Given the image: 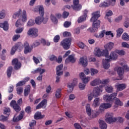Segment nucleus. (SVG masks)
Wrapping results in <instances>:
<instances>
[{
    "label": "nucleus",
    "instance_id": "10",
    "mask_svg": "<svg viewBox=\"0 0 129 129\" xmlns=\"http://www.w3.org/2000/svg\"><path fill=\"white\" fill-rule=\"evenodd\" d=\"M72 8L74 11H80L82 6L79 4V0H74V5H72Z\"/></svg>",
    "mask_w": 129,
    "mask_h": 129
},
{
    "label": "nucleus",
    "instance_id": "42",
    "mask_svg": "<svg viewBox=\"0 0 129 129\" xmlns=\"http://www.w3.org/2000/svg\"><path fill=\"white\" fill-rule=\"evenodd\" d=\"M114 99L115 100V103L117 104V105H120V106H122V105H123L122 102L118 98L114 97Z\"/></svg>",
    "mask_w": 129,
    "mask_h": 129
},
{
    "label": "nucleus",
    "instance_id": "13",
    "mask_svg": "<svg viewBox=\"0 0 129 129\" xmlns=\"http://www.w3.org/2000/svg\"><path fill=\"white\" fill-rule=\"evenodd\" d=\"M115 0H109V3L104 2L100 5V8H107V7L111 5L114 6Z\"/></svg>",
    "mask_w": 129,
    "mask_h": 129
},
{
    "label": "nucleus",
    "instance_id": "3",
    "mask_svg": "<svg viewBox=\"0 0 129 129\" xmlns=\"http://www.w3.org/2000/svg\"><path fill=\"white\" fill-rule=\"evenodd\" d=\"M94 54L97 57H101V56L107 57L108 56V50L106 49L101 50L99 48H96L94 50Z\"/></svg>",
    "mask_w": 129,
    "mask_h": 129
},
{
    "label": "nucleus",
    "instance_id": "9",
    "mask_svg": "<svg viewBox=\"0 0 129 129\" xmlns=\"http://www.w3.org/2000/svg\"><path fill=\"white\" fill-rule=\"evenodd\" d=\"M116 95H117L116 93H113L109 96L105 95L103 96V99L107 102H109V101H112L114 99V97L116 96Z\"/></svg>",
    "mask_w": 129,
    "mask_h": 129
},
{
    "label": "nucleus",
    "instance_id": "64",
    "mask_svg": "<svg viewBox=\"0 0 129 129\" xmlns=\"http://www.w3.org/2000/svg\"><path fill=\"white\" fill-rule=\"evenodd\" d=\"M74 126L76 129H82V128L81 127V126L80 125V124L78 123H75Z\"/></svg>",
    "mask_w": 129,
    "mask_h": 129
},
{
    "label": "nucleus",
    "instance_id": "38",
    "mask_svg": "<svg viewBox=\"0 0 129 129\" xmlns=\"http://www.w3.org/2000/svg\"><path fill=\"white\" fill-rule=\"evenodd\" d=\"M15 45H16V47H17V48L18 50H19V51H22V50H23V49L24 48V45L21 42L16 43L15 44Z\"/></svg>",
    "mask_w": 129,
    "mask_h": 129
},
{
    "label": "nucleus",
    "instance_id": "45",
    "mask_svg": "<svg viewBox=\"0 0 129 129\" xmlns=\"http://www.w3.org/2000/svg\"><path fill=\"white\" fill-rule=\"evenodd\" d=\"M16 91L17 94H22L23 91H24V89L22 87H18L16 89Z\"/></svg>",
    "mask_w": 129,
    "mask_h": 129
},
{
    "label": "nucleus",
    "instance_id": "34",
    "mask_svg": "<svg viewBox=\"0 0 129 129\" xmlns=\"http://www.w3.org/2000/svg\"><path fill=\"white\" fill-rule=\"evenodd\" d=\"M22 21L23 22H27V20L28 18H27V12L26 11L23 10L22 12Z\"/></svg>",
    "mask_w": 129,
    "mask_h": 129
},
{
    "label": "nucleus",
    "instance_id": "22",
    "mask_svg": "<svg viewBox=\"0 0 129 129\" xmlns=\"http://www.w3.org/2000/svg\"><path fill=\"white\" fill-rule=\"evenodd\" d=\"M80 64H81L83 67L87 66V58L86 57H82L80 59Z\"/></svg>",
    "mask_w": 129,
    "mask_h": 129
},
{
    "label": "nucleus",
    "instance_id": "57",
    "mask_svg": "<svg viewBox=\"0 0 129 129\" xmlns=\"http://www.w3.org/2000/svg\"><path fill=\"white\" fill-rule=\"evenodd\" d=\"M62 35L64 38H66L67 37H71V33L66 31L62 33Z\"/></svg>",
    "mask_w": 129,
    "mask_h": 129
},
{
    "label": "nucleus",
    "instance_id": "17",
    "mask_svg": "<svg viewBox=\"0 0 129 129\" xmlns=\"http://www.w3.org/2000/svg\"><path fill=\"white\" fill-rule=\"evenodd\" d=\"M24 54H28L32 52V48L30 47V45L28 42L24 43Z\"/></svg>",
    "mask_w": 129,
    "mask_h": 129
},
{
    "label": "nucleus",
    "instance_id": "27",
    "mask_svg": "<svg viewBox=\"0 0 129 129\" xmlns=\"http://www.w3.org/2000/svg\"><path fill=\"white\" fill-rule=\"evenodd\" d=\"M76 61V59H75L74 56L72 55H70L66 60V63H69V62H71V63H75Z\"/></svg>",
    "mask_w": 129,
    "mask_h": 129
},
{
    "label": "nucleus",
    "instance_id": "52",
    "mask_svg": "<svg viewBox=\"0 0 129 129\" xmlns=\"http://www.w3.org/2000/svg\"><path fill=\"white\" fill-rule=\"evenodd\" d=\"M117 32V37H120L121 36V34L123 33V29H118L116 31Z\"/></svg>",
    "mask_w": 129,
    "mask_h": 129
},
{
    "label": "nucleus",
    "instance_id": "21",
    "mask_svg": "<svg viewBox=\"0 0 129 129\" xmlns=\"http://www.w3.org/2000/svg\"><path fill=\"white\" fill-rule=\"evenodd\" d=\"M101 83V81L99 79H95L90 82L91 86H97Z\"/></svg>",
    "mask_w": 129,
    "mask_h": 129
},
{
    "label": "nucleus",
    "instance_id": "5",
    "mask_svg": "<svg viewBox=\"0 0 129 129\" xmlns=\"http://www.w3.org/2000/svg\"><path fill=\"white\" fill-rule=\"evenodd\" d=\"M92 22H93V27L89 28L88 31L90 33H94L100 27V21L99 20H92Z\"/></svg>",
    "mask_w": 129,
    "mask_h": 129
},
{
    "label": "nucleus",
    "instance_id": "30",
    "mask_svg": "<svg viewBox=\"0 0 129 129\" xmlns=\"http://www.w3.org/2000/svg\"><path fill=\"white\" fill-rule=\"evenodd\" d=\"M99 122L100 123V127L101 129H106L107 128V125L106 124V123L102 120H100L99 121Z\"/></svg>",
    "mask_w": 129,
    "mask_h": 129
},
{
    "label": "nucleus",
    "instance_id": "12",
    "mask_svg": "<svg viewBox=\"0 0 129 129\" xmlns=\"http://www.w3.org/2000/svg\"><path fill=\"white\" fill-rule=\"evenodd\" d=\"M10 105L14 108L16 112H19V111H21V107L17 103L15 100H12L10 103Z\"/></svg>",
    "mask_w": 129,
    "mask_h": 129
},
{
    "label": "nucleus",
    "instance_id": "11",
    "mask_svg": "<svg viewBox=\"0 0 129 129\" xmlns=\"http://www.w3.org/2000/svg\"><path fill=\"white\" fill-rule=\"evenodd\" d=\"M110 107H111V104L110 103H102L99 106V111H100V112H102V111L105 110V109H107V108H110Z\"/></svg>",
    "mask_w": 129,
    "mask_h": 129
},
{
    "label": "nucleus",
    "instance_id": "53",
    "mask_svg": "<svg viewBox=\"0 0 129 129\" xmlns=\"http://www.w3.org/2000/svg\"><path fill=\"white\" fill-rule=\"evenodd\" d=\"M8 117L5 116L3 115H2L0 116V121H3L4 122L5 121H7L8 120Z\"/></svg>",
    "mask_w": 129,
    "mask_h": 129
},
{
    "label": "nucleus",
    "instance_id": "26",
    "mask_svg": "<svg viewBox=\"0 0 129 129\" xmlns=\"http://www.w3.org/2000/svg\"><path fill=\"white\" fill-rule=\"evenodd\" d=\"M112 15H113V13H112V11H111V10H108L106 13V16L105 18L106 20H108V22H109L110 23H111L112 20H111V19H109V18H108V17H111V16H112Z\"/></svg>",
    "mask_w": 129,
    "mask_h": 129
},
{
    "label": "nucleus",
    "instance_id": "16",
    "mask_svg": "<svg viewBox=\"0 0 129 129\" xmlns=\"http://www.w3.org/2000/svg\"><path fill=\"white\" fill-rule=\"evenodd\" d=\"M12 65L15 66V69H20L21 68V62H19V60L15 58L12 60Z\"/></svg>",
    "mask_w": 129,
    "mask_h": 129
},
{
    "label": "nucleus",
    "instance_id": "35",
    "mask_svg": "<svg viewBox=\"0 0 129 129\" xmlns=\"http://www.w3.org/2000/svg\"><path fill=\"white\" fill-rule=\"evenodd\" d=\"M86 14H85L84 15L81 16L78 19V23H82V22H84V21H86Z\"/></svg>",
    "mask_w": 129,
    "mask_h": 129
},
{
    "label": "nucleus",
    "instance_id": "50",
    "mask_svg": "<svg viewBox=\"0 0 129 129\" xmlns=\"http://www.w3.org/2000/svg\"><path fill=\"white\" fill-rule=\"evenodd\" d=\"M98 73V71L96 69H91V76H94L95 74H97Z\"/></svg>",
    "mask_w": 129,
    "mask_h": 129
},
{
    "label": "nucleus",
    "instance_id": "61",
    "mask_svg": "<svg viewBox=\"0 0 129 129\" xmlns=\"http://www.w3.org/2000/svg\"><path fill=\"white\" fill-rule=\"evenodd\" d=\"M117 54L120 55L121 56H123L125 55V51L123 50H116Z\"/></svg>",
    "mask_w": 129,
    "mask_h": 129
},
{
    "label": "nucleus",
    "instance_id": "28",
    "mask_svg": "<svg viewBox=\"0 0 129 129\" xmlns=\"http://www.w3.org/2000/svg\"><path fill=\"white\" fill-rule=\"evenodd\" d=\"M45 104H47V100L44 99L36 107V108L37 109H40V108H42Z\"/></svg>",
    "mask_w": 129,
    "mask_h": 129
},
{
    "label": "nucleus",
    "instance_id": "46",
    "mask_svg": "<svg viewBox=\"0 0 129 129\" xmlns=\"http://www.w3.org/2000/svg\"><path fill=\"white\" fill-rule=\"evenodd\" d=\"M34 24L35 21H34V20L30 19L28 21L27 26V27H32L34 26Z\"/></svg>",
    "mask_w": 129,
    "mask_h": 129
},
{
    "label": "nucleus",
    "instance_id": "62",
    "mask_svg": "<svg viewBox=\"0 0 129 129\" xmlns=\"http://www.w3.org/2000/svg\"><path fill=\"white\" fill-rule=\"evenodd\" d=\"M23 31H24V28L23 27L17 28L15 31V33H16V34H20L22 33Z\"/></svg>",
    "mask_w": 129,
    "mask_h": 129
},
{
    "label": "nucleus",
    "instance_id": "14",
    "mask_svg": "<svg viewBox=\"0 0 129 129\" xmlns=\"http://www.w3.org/2000/svg\"><path fill=\"white\" fill-rule=\"evenodd\" d=\"M76 85H77V79H75L74 80L73 83L68 84V87L69 88V90H68V91H69V92H72L74 86H76Z\"/></svg>",
    "mask_w": 129,
    "mask_h": 129
},
{
    "label": "nucleus",
    "instance_id": "25",
    "mask_svg": "<svg viewBox=\"0 0 129 129\" xmlns=\"http://www.w3.org/2000/svg\"><path fill=\"white\" fill-rule=\"evenodd\" d=\"M0 28H3L4 31H8L9 30V23L7 21L0 23Z\"/></svg>",
    "mask_w": 129,
    "mask_h": 129
},
{
    "label": "nucleus",
    "instance_id": "29",
    "mask_svg": "<svg viewBox=\"0 0 129 129\" xmlns=\"http://www.w3.org/2000/svg\"><path fill=\"white\" fill-rule=\"evenodd\" d=\"M29 92H31V86L30 85H28L24 89V96H28L29 95Z\"/></svg>",
    "mask_w": 129,
    "mask_h": 129
},
{
    "label": "nucleus",
    "instance_id": "44",
    "mask_svg": "<svg viewBox=\"0 0 129 129\" xmlns=\"http://www.w3.org/2000/svg\"><path fill=\"white\" fill-rule=\"evenodd\" d=\"M11 112V109L9 107H5L4 109V114H7V115H10V113Z\"/></svg>",
    "mask_w": 129,
    "mask_h": 129
},
{
    "label": "nucleus",
    "instance_id": "54",
    "mask_svg": "<svg viewBox=\"0 0 129 129\" xmlns=\"http://www.w3.org/2000/svg\"><path fill=\"white\" fill-rule=\"evenodd\" d=\"M25 84L26 81H21L16 84V87H18L19 86H23V85H25Z\"/></svg>",
    "mask_w": 129,
    "mask_h": 129
},
{
    "label": "nucleus",
    "instance_id": "58",
    "mask_svg": "<svg viewBox=\"0 0 129 129\" xmlns=\"http://www.w3.org/2000/svg\"><path fill=\"white\" fill-rule=\"evenodd\" d=\"M62 60H63V57L62 56H59L58 58L56 57V59H55V62L60 64L62 62Z\"/></svg>",
    "mask_w": 129,
    "mask_h": 129
},
{
    "label": "nucleus",
    "instance_id": "49",
    "mask_svg": "<svg viewBox=\"0 0 129 129\" xmlns=\"http://www.w3.org/2000/svg\"><path fill=\"white\" fill-rule=\"evenodd\" d=\"M85 86H86V85L84 83H80L79 84V88L80 90H84V89H85Z\"/></svg>",
    "mask_w": 129,
    "mask_h": 129
},
{
    "label": "nucleus",
    "instance_id": "1",
    "mask_svg": "<svg viewBox=\"0 0 129 129\" xmlns=\"http://www.w3.org/2000/svg\"><path fill=\"white\" fill-rule=\"evenodd\" d=\"M39 13L40 16H38L35 18V22L36 25H41L42 23L43 24H47L48 22V18H44V15L45 14V10L43 6H40L38 7Z\"/></svg>",
    "mask_w": 129,
    "mask_h": 129
},
{
    "label": "nucleus",
    "instance_id": "33",
    "mask_svg": "<svg viewBox=\"0 0 129 129\" xmlns=\"http://www.w3.org/2000/svg\"><path fill=\"white\" fill-rule=\"evenodd\" d=\"M21 15H22V10L19 9L17 12L14 13L13 18V19H17V18H19Z\"/></svg>",
    "mask_w": 129,
    "mask_h": 129
},
{
    "label": "nucleus",
    "instance_id": "59",
    "mask_svg": "<svg viewBox=\"0 0 129 129\" xmlns=\"http://www.w3.org/2000/svg\"><path fill=\"white\" fill-rule=\"evenodd\" d=\"M49 58L50 61H56L57 60V56L54 55H51L49 56Z\"/></svg>",
    "mask_w": 129,
    "mask_h": 129
},
{
    "label": "nucleus",
    "instance_id": "37",
    "mask_svg": "<svg viewBox=\"0 0 129 129\" xmlns=\"http://www.w3.org/2000/svg\"><path fill=\"white\" fill-rule=\"evenodd\" d=\"M86 112L87 114L89 115H91V113L92 111H91V108H90V105L89 104H87L86 106Z\"/></svg>",
    "mask_w": 129,
    "mask_h": 129
},
{
    "label": "nucleus",
    "instance_id": "56",
    "mask_svg": "<svg viewBox=\"0 0 129 129\" xmlns=\"http://www.w3.org/2000/svg\"><path fill=\"white\" fill-rule=\"evenodd\" d=\"M41 44V42L40 40L35 41L33 43V47H38V46H40V44Z\"/></svg>",
    "mask_w": 129,
    "mask_h": 129
},
{
    "label": "nucleus",
    "instance_id": "8",
    "mask_svg": "<svg viewBox=\"0 0 129 129\" xmlns=\"http://www.w3.org/2000/svg\"><path fill=\"white\" fill-rule=\"evenodd\" d=\"M102 89L98 87L94 88L92 93L93 97H98V96H99V95L101 94V92H102Z\"/></svg>",
    "mask_w": 129,
    "mask_h": 129
},
{
    "label": "nucleus",
    "instance_id": "24",
    "mask_svg": "<svg viewBox=\"0 0 129 129\" xmlns=\"http://www.w3.org/2000/svg\"><path fill=\"white\" fill-rule=\"evenodd\" d=\"M45 72L46 70L41 68H38L34 71L32 72V73H33V74H36V73H39L40 75H42V74L45 73Z\"/></svg>",
    "mask_w": 129,
    "mask_h": 129
},
{
    "label": "nucleus",
    "instance_id": "43",
    "mask_svg": "<svg viewBox=\"0 0 129 129\" xmlns=\"http://www.w3.org/2000/svg\"><path fill=\"white\" fill-rule=\"evenodd\" d=\"M99 114V112H95V111H92L91 113V115H89L91 118H94L95 117H96L97 115Z\"/></svg>",
    "mask_w": 129,
    "mask_h": 129
},
{
    "label": "nucleus",
    "instance_id": "15",
    "mask_svg": "<svg viewBox=\"0 0 129 129\" xmlns=\"http://www.w3.org/2000/svg\"><path fill=\"white\" fill-rule=\"evenodd\" d=\"M92 17L90 20V22H92V21H96L98 20V18L100 17V12L96 11L92 14Z\"/></svg>",
    "mask_w": 129,
    "mask_h": 129
},
{
    "label": "nucleus",
    "instance_id": "2",
    "mask_svg": "<svg viewBox=\"0 0 129 129\" xmlns=\"http://www.w3.org/2000/svg\"><path fill=\"white\" fill-rule=\"evenodd\" d=\"M71 42H72L71 38H67L61 41L60 46L64 50H68L70 48V46H71Z\"/></svg>",
    "mask_w": 129,
    "mask_h": 129
},
{
    "label": "nucleus",
    "instance_id": "36",
    "mask_svg": "<svg viewBox=\"0 0 129 129\" xmlns=\"http://www.w3.org/2000/svg\"><path fill=\"white\" fill-rule=\"evenodd\" d=\"M45 116V115H42L41 114V112H38L37 113H36L34 115V118L35 119H40V118H43V117Z\"/></svg>",
    "mask_w": 129,
    "mask_h": 129
},
{
    "label": "nucleus",
    "instance_id": "31",
    "mask_svg": "<svg viewBox=\"0 0 129 129\" xmlns=\"http://www.w3.org/2000/svg\"><path fill=\"white\" fill-rule=\"evenodd\" d=\"M105 90L107 93H112V92H113V87L109 85L105 86Z\"/></svg>",
    "mask_w": 129,
    "mask_h": 129
},
{
    "label": "nucleus",
    "instance_id": "60",
    "mask_svg": "<svg viewBox=\"0 0 129 129\" xmlns=\"http://www.w3.org/2000/svg\"><path fill=\"white\" fill-rule=\"evenodd\" d=\"M63 26H64V28H69V27H70V26H71V22H68V21H66L64 23Z\"/></svg>",
    "mask_w": 129,
    "mask_h": 129
},
{
    "label": "nucleus",
    "instance_id": "63",
    "mask_svg": "<svg viewBox=\"0 0 129 129\" xmlns=\"http://www.w3.org/2000/svg\"><path fill=\"white\" fill-rule=\"evenodd\" d=\"M121 45L122 47H123V48H129V44L125 42H122Z\"/></svg>",
    "mask_w": 129,
    "mask_h": 129
},
{
    "label": "nucleus",
    "instance_id": "32",
    "mask_svg": "<svg viewBox=\"0 0 129 129\" xmlns=\"http://www.w3.org/2000/svg\"><path fill=\"white\" fill-rule=\"evenodd\" d=\"M117 73L119 76H122V75H123V73H124V68H118L117 69Z\"/></svg>",
    "mask_w": 129,
    "mask_h": 129
},
{
    "label": "nucleus",
    "instance_id": "55",
    "mask_svg": "<svg viewBox=\"0 0 129 129\" xmlns=\"http://www.w3.org/2000/svg\"><path fill=\"white\" fill-rule=\"evenodd\" d=\"M17 49H18L16 47V44H15L13 47H12V48L11 49V55H14V54H15V53H16V51H17Z\"/></svg>",
    "mask_w": 129,
    "mask_h": 129
},
{
    "label": "nucleus",
    "instance_id": "23",
    "mask_svg": "<svg viewBox=\"0 0 129 129\" xmlns=\"http://www.w3.org/2000/svg\"><path fill=\"white\" fill-rule=\"evenodd\" d=\"M99 104H100V99L98 97L95 98L93 102L92 106L97 107L99 106Z\"/></svg>",
    "mask_w": 129,
    "mask_h": 129
},
{
    "label": "nucleus",
    "instance_id": "40",
    "mask_svg": "<svg viewBox=\"0 0 129 129\" xmlns=\"http://www.w3.org/2000/svg\"><path fill=\"white\" fill-rule=\"evenodd\" d=\"M117 89V90H119L120 91H121V90H123V89H125V84H120L118 85Z\"/></svg>",
    "mask_w": 129,
    "mask_h": 129
},
{
    "label": "nucleus",
    "instance_id": "39",
    "mask_svg": "<svg viewBox=\"0 0 129 129\" xmlns=\"http://www.w3.org/2000/svg\"><path fill=\"white\" fill-rule=\"evenodd\" d=\"M12 72H13V67H9L7 70V76L9 78L12 76Z\"/></svg>",
    "mask_w": 129,
    "mask_h": 129
},
{
    "label": "nucleus",
    "instance_id": "4",
    "mask_svg": "<svg viewBox=\"0 0 129 129\" xmlns=\"http://www.w3.org/2000/svg\"><path fill=\"white\" fill-rule=\"evenodd\" d=\"M105 117V121L107 122V123H113V122H115V121L117 120V118L113 117V113H106Z\"/></svg>",
    "mask_w": 129,
    "mask_h": 129
},
{
    "label": "nucleus",
    "instance_id": "47",
    "mask_svg": "<svg viewBox=\"0 0 129 129\" xmlns=\"http://www.w3.org/2000/svg\"><path fill=\"white\" fill-rule=\"evenodd\" d=\"M122 39L124 41H129V35L126 33H124L122 36Z\"/></svg>",
    "mask_w": 129,
    "mask_h": 129
},
{
    "label": "nucleus",
    "instance_id": "18",
    "mask_svg": "<svg viewBox=\"0 0 129 129\" xmlns=\"http://www.w3.org/2000/svg\"><path fill=\"white\" fill-rule=\"evenodd\" d=\"M63 64H61L56 67V75H63Z\"/></svg>",
    "mask_w": 129,
    "mask_h": 129
},
{
    "label": "nucleus",
    "instance_id": "41",
    "mask_svg": "<svg viewBox=\"0 0 129 129\" xmlns=\"http://www.w3.org/2000/svg\"><path fill=\"white\" fill-rule=\"evenodd\" d=\"M61 89H58L55 92V96L56 98H60V97H61Z\"/></svg>",
    "mask_w": 129,
    "mask_h": 129
},
{
    "label": "nucleus",
    "instance_id": "51",
    "mask_svg": "<svg viewBox=\"0 0 129 129\" xmlns=\"http://www.w3.org/2000/svg\"><path fill=\"white\" fill-rule=\"evenodd\" d=\"M83 83L85 84H86V83H88L89 81H90V77H85L83 80H82Z\"/></svg>",
    "mask_w": 129,
    "mask_h": 129
},
{
    "label": "nucleus",
    "instance_id": "48",
    "mask_svg": "<svg viewBox=\"0 0 129 129\" xmlns=\"http://www.w3.org/2000/svg\"><path fill=\"white\" fill-rule=\"evenodd\" d=\"M50 19L54 24H57L58 23V20L56 18V17L53 15H50Z\"/></svg>",
    "mask_w": 129,
    "mask_h": 129
},
{
    "label": "nucleus",
    "instance_id": "20",
    "mask_svg": "<svg viewBox=\"0 0 129 129\" xmlns=\"http://www.w3.org/2000/svg\"><path fill=\"white\" fill-rule=\"evenodd\" d=\"M114 46V43H113V42H109L104 45L105 49L104 50H107V51H110L113 48Z\"/></svg>",
    "mask_w": 129,
    "mask_h": 129
},
{
    "label": "nucleus",
    "instance_id": "6",
    "mask_svg": "<svg viewBox=\"0 0 129 129\" xmlns=\"http://www.w3.org/2000/svg\"><path fill=\"white\" fill-rule=\"evenodd\" d=\"M39 30L36 28H31L29 29L27 32L28 36L32 37L33 38H37L39 36Z\"/></svg>",
    "mask_w": 129,
    "mask_h": 129
},
{
    "label": "nucleus",
    "instance_id": "19",
    "mask_svg": "<svg viewBox=\"0 0 129 129\" xmlns=\"http://www.w3.org/2000/svg\"><path fill=\"white\" fill-rule=\"evenodd\" d=\"M109 62H110V60H108V58L103 59V66L104 69H108V68H109L110 67Z\"/></svg>",
    "mask_w": 129,
    "mask_h": 129
},
{
    "label": "nucleus",
    "instance_id": "7",
    "mask_svg": "<svg viewBox=\"0 0 129 129\" xmlns=\"http://www.w3.org/2000/svg\"><path fill=\"white\" fill-rule=\"evenodd\" d=\"M109 52L108 51V56H106V58H108V61H111V60H116L117 59V52H116V50L115 51H112L110 53V55H109Z\"/></svg>",
    "mask_w": 129,
    "mask_h": 129
}]
</instances>
